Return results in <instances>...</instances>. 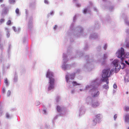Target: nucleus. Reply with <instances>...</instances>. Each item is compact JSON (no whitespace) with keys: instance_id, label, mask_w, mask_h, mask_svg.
I'll list each match as a JSON object with an SVG mask.
<instances>
[{"instance_id":"f257e3e1","label":"nucleus","mask_w":129,"mask_h":129,"mask_svg":"<svg viewBox=\"0 0 129 129\" xmlns=\"http://www.w3.org/2000/svg\"><path fill=\"white\" fill-rule=\"evenodd\" d=\"M53 75L52 72L48 71L46 75L47 77H48L49 79V85L48 87V90H50L54 88V80L52 77Z\"/></svg>"},{"instance_id":"f03ea898","label":"nucleus","mask_w":129,"mask_h":129,"mask_svg":"<svg viewBox=\"0 0 129 129\" xmlns=\"http://www.w3.org/2000/svg\"><path fill=\"white\" fill-rule=\"evenodd\" d=\"M110 69L104 70L103 71L102 77L103 78L102 81L106 82L107 84L109 83L108 78L110 76V74H109Z\"/></svg>"},{"instance_id":"7ed1b4c3","label":"nucleus","mask_w":129,"mask_h":129,"mask_svg":"<svg viewBox=\"0 0 129 129\" xmlns=\"http://www.w3.org/2000/svg\"><path fill=\"white\" fill-rule=\"evenodd\" d=\"M124 49L121 47V48L119 49L116 53V55L118 58H120L121 60L122 61L124 59L123 57H122V56L124 55Z\"/></svg>"},{"instance_id":"20e7f679","label":"nucleus","mask_w":129,"mask_h":129,"mask_svg":"<svg viewBox=\"0 0 129 129\" xmlns=\"http://www.w3.org/2000/svg\"><path fill=\"white\" fill-rule=\"evenodd\" d=\"M113 64L115 67V71L117 70L119 71L121 67L120 64H119V61L118 60H115L112 62Z\"/></svg>"},{"instance_id":"39448f33","label":"nucleus","mask_w":129,"mask_h":129,"mask_svg":"<svg viewBox=\"0 0 129 129\" xmlns=\"http://www.w3.org/2000/svg\"><path fill=\"white\" fill-rule=\"evenodd\" d=\"M99 104V103L97 102H93L92 104V106L93 107H96L98 106Z\"/></svg>"},{"instance_id":"423d86ee","label":"nucleus","mask_w":129,"mask_h":129,"mask_svg":"<svg viewBox=\"0 0 129 129\" xmlns=\"http://www.w3.org/2000/svg\"><path fill=\"white\" fill-rule=\"evenodd\" d=\"M125 121L127 122H129V115L126 114L125 116Z\"/></svg>"},{"instance_id":"0eeeda50","label":"nucleus","mask_w":129,"mask_h":129,"mask_svg":"<svg viewBox=\"0 0 129 129\" xmlns=\"http://www.w3.org/2000/svg\"><path fill=\"white\" fill-rule=\"evenodd\" d=\"M97 122V120L96 119H94L92 123V125L93 126H94L96 124V123Z\"/></svg>"},{"instance_id":"6e6552de","label":"nucleus","mask_w":129,"mask_h":129,"mask_svg":"<svg viewBox=\"0 0 129 129\" xmlns=\"http://www.w3.org/2000/svg\"><path fill=\"white\" fill-rule=\"evenodd\" d=\"M72 84L73 86H75L78 85H80V84L77 83V82L76 81H74L72 82Z\"/></svg>"},{"instance_id":"1a4fd4ad","label":"nucleus","mask_w":129,"mask_h":129,"mask_svg":"<svg viewBox=\"0 0 129 129\" xmlns=\"http://www.w3.org/2000/svg\"><path fill=\"white\" fill-rule=\"evenodd\" d=\"M99 92L98 91L96 92V93L94 94L93 95L92 97H97L99 95Z\"/></svg>"},{"instance_id":"9d476101","label":"nucleus","mask_w":129,"mask_h":129,"mask_svg":"<svg viewBox=\"0 0 129 129\" xmlns=\"http://www.w3.org/2000/svg\"><path fill=\"white\" fill-rule=\"evenodd\" d=\"M4 83L7 86L8 85V83L7 78H6L4 80Z\"/></svg>"},{"instance_id":"9b49d317","label":"nucleus","mask_w":129,"mask_h":129,"mask_svg":"<svg viewBox=\"0 0 129 129\" xmlns=\"http://www.w3.org/2000/svg\"><path fill=\"white\" fill-rule=\"evenodd\" d=\"M57 110L58 112H61V109L60 107L59 106H57Z\"/></svg>"},{"instance_id":"f8f14e48","label":"nucleus","mask_w":129,"mask_h":129,"mask_svg":"<svg viewBox=\"0 0 129 129\" xmlns=\"http://www.w3.org/2000/svg\"><path fill=\"white\" fill-rule=\"evenodd\" d=\"M103 88L106 89H108L109 88L108 85L107 84H105L103 85Z\"/></svg>"},{"instance_id":"ddd939ff","label":"nucleus","mask_w":129,"mask_h":129,"mask_svg":"<svg viewBox=\"0 0 129 129\" xmlns=\"http://www.w3.org/2000/svg\"><path fill=\"white\" fill-rule=\"evenodd\" d=\"M124 110L126 111H129V107L128 106L125 107H124Z\"/></svg>"},{"instance_id":"4468645a","label":"nucleus","mask_w":129,"mask_h":129,"mask_svg":"<svg viewBox=\"0 0 129 129\" xmlns=\"http://www.w3.org/2000/svg\"><path fill=\"white\" fill-rule=\"evenodd\" d=\"M125 57L127 58H129V53L127 52L125 54Z\"/></svg>"},{"instance_id":"2eb2a0df","label":"nucleus","mask_w":129,"mask_h":129,"mask_svg":"<svg viewBox=\"0 0 129 129\" xmlns=\"http://www.w3.org/2000/svg\"><path fill=\"white\" fill-rule=\"evenodd\" d=\"M11 94V91L10 90H8V91L7 93V96H9Z\"/></svg>"},{"instance_id":"dca6fc26","label":"nucleus","mask_w":129,"mask_h":129,"mask_svg":"<svg viewBox=\"0 0 129 129\" xmlns=\"http://www.w3.org/2000/svg\"><path fill=\"white\" fill-rule=\"evenodd\" d=\"M15 12L17 14H19V9L18 8H17L15 10Z\"/></svg>"},{"instance_id":"f3484780","label":"nucleus","mask_w":129,"mask_h":129,"mask_svg":"<svg viewBox=\"0 0 129 129\" xmlns=\"http://www.w3.org/2000/svg\"><path fill=\"white\" fill-rule=\"evenodd\" d=\"M9 1L10 3H13L15 2V0H9Z\"/></svg>"},{"instance_id":"a211bd4d","label":"nucleus","mask_w":129,"mask_h":129,"mask_svg":"<svg viewBox=\"0 0 129 129\" xmlns=\"http://www.w3.org/2000/svg\"><path fill=\"white\" fill-rule=\"evenodd\" d=\"M11 21L10 20H8L7 23V25H9L11 24Z\"/></svg>"},{"instance_id":"6ab92c4d","label":"nucleus","mask_w":129,"mask_h":129,"mask_svg":"<svg viewBox=\"0 0 129 129\" xmlns=\"http://www.w3.org/2000/svg\"><path fill=\"white\" fill-rule=\"evenodd\" d=\"M113 87L114 88L116 89L117 88V86L116 84H114L113 85Z\"/></svg>"},{"instance_id":"aec40b11","label":"nucleus","mask_w":129,"mask_h":129,"mask_svg":"<svg viewBox=\"0 0 129 129\" xmlns=\"http://www.w3.org/2000/svg\"><path fill=\"white\" fill-rule=\"evenodd\" d=\"M6 116L7 118H9L10 116L9 114L8 113H7L6 114Z\"/></svg>"},{"instance_id":"412c9836","label":"nucleus","mask_w":129,"mask_h":129,"mask_svg":"<svg viewBox=\"0 0 129 129\" xmlns=\"http://www.w3.org/2000/svg\"><path fill=\"white\" fill-rule=\"evenodd\" d=\"M100 114H97V115H96V117L97 118V119H98V118H99L100 117Z\"/></svg>"},{"instance_id":"4be33fe9","label":"nucleus","mask_w":129,"mask_h":129,"mask_svg":"<svg viewBox=\"0 0 129 129\" xmlns=\"http://www.w3.org/2000/svg\"><path fill=\"white\" fill-rule=\"evenodd\" d=\"M17 80V77H15L14 78V80L15 82Z\"/></svg>"},{"instance_id":"5701e85b","label":"nucleus","mask_w":129,"mask_h":129,"mask_svg":"<svg viewBox=\"0 0 129 129\" xmlns=\"http://www.w3.org/2000/svg\"><path fill=\"white\" fill-rule=\"evenodd\" d=\"M4 19H1L0 22L1 23H2L4 22Z\"/></svg>"},{"instance_id":"b1692460","label":"nucleus","mask_w":129,"mask_h":129,"mask_svg":"<svg viewBox=\"0 0 129 129\" xmlns=\"http://www.w3.org/2000/svg\"><path fill=\"white\" fill-rule=\"evenodd\" d=\"M117 117V115L116 114L114 116V120H116Z\"/></svg>"},{"instance_id":"393cba45","label":"nucleus","mask_w":129,"mask_h":129,"mask_svg":"<svg viewBox=\"0 0 129 129\" xmlns=\"http://www.w3.org/2000/svg\"><path fill=\"white\" fill-rule=\"evenodd\" d=\"M5 89L4 88H3L2 89V93H4L5 92Z\"/></svg>"},{"instance_id":"a878e982","label":"nucleus","mask_w":129,"mask_h":129,"mask_svg":"<svg viewBox=\"0 0 129 129\" xmlns=\"http://www.w3.org/2000/svg\"><path fill=\"white\" fill-rule=\"evenodd\" d=\"M44 2L46 4H48V2L47 0H45L44 1Z\"/></svg>"},{"instance_id":"bb28decb","label":"nucleus","mask_w":129,"mask_h":129,"mask_svg":"<svg viewBox=\"0 0 129 129\" xmlns=\"http://www.w3.org/2000/svg\"><path fill=\"white\" fill-rule=\"evenodd\" d=\"M87 11V10L86 9H85L83 11V13H86V12Z\"/></svg>"},{"instance_id":"cd10ccee","label":"nucleus","mask_w":129,"mask_h":129,"mask_svg":"<svg viewBox=\"0 0 129 129\" xmlns=\"http://www.w3.org/2000/svg\"><path fill=\"white\" fill-rule=\"evenodd\" d=\"M125 62L129 66V63L127 61H125Z\"/></svg>"},{"instance_id":"c85d7f7f","label":"nucleus","mask_w":129,"mask_h":129,"mask_svg":"<svg viewBox=\"0 0 129 129\" xmlns=\"http://www.w3.org/2000/svg\"><path fill=\"white\" fill-rule=\"evenodd\" d=\"M0 48L1 49H2L3 48V46L1 44L0 45Z\"/></svg>"},{"instance_id":"c756f323","label":"nucleus","mask_w":129,"mask_h":129,"mask_svg":"<svg viewBox=\"0 0 129 129\" xmlns=\"http://www.w3.org/2000/svg\"><path fill=\"white\" fill-rule=\"evenodd\" d=\"M107 47V45H105L104 47V48L105 50H106V48Z\"/></svg>"},{"instance_id":"7c9ffc66","label":"nucleus","mask_w":129,"mask_h":129,"mask_svg":"<svg viewBox=\"0 0 129 129\" xmlns=\"http://www.w3.org/2000/svg\"><path fill=\"white\" fill-rule=\"evenodd\" d=\"M7 37H9L10 36V34L8 33H7Z\"/></svg>"},{"instance_id":"2f4dec72","label":"nucleus","mask_w":129,"mask_h":129,"mask_svg":"<svg viewBox=\"0 0 129 129\" xmlns=\"http://www.w3.org/2000/svg\"><path fill=\"white\" fill-rule=\"evenodd\" d=\"M2 7L3 8L4 7H5V5L4 4H2L1 5Z\"/></svg>"},{"instance_id":"473e14b6","label":"nucleus","mask_w":129,"mask_h":129,"mask_svg":"<svg viewBox=\"0 0 129 129\" xmlns=\"http://www.w3.org/2000/svg\"><path fill=\"white\" fill-rule=\"evenodd\" d=\"M57 27L56 25H55L54 27L53 28L54 29H55Z\"/></svg>"},{"instance_id":"72a5a7b5","label":"nucleus","mask_w":129,"mask_h":129,"mask_svg":"<svg viewBox=\"0 0 129 129\" xmlns=\"http://www.w3.org/2000/svg\"><path fill=\"white\" fill-rule=\"evenodd\" d=\"M53 11L51 12L50 13V14L52 15L53 14Z\"/></svg>"},{"instance_id":"f704fd0d","label":"nucleus","mask_w":129,"mask_h":129,"mask_svg":"<svg viewBox=\"0 0 129 129\" xmlns=\"http://www.w3.org/2000/svg\"><path fill=\"white\" fill-rule=\"evenodd\" d=\"M69 80V78H66V81L67 82H68V81Z\"/></svg>"},{"instance_id":"c9c22d12","label":"nucleus","mask_w":129,"mask_h":129,"mask_svg":"<svg viewBox=\"0 0 129 129\" xmlns=\"http://www.w3.org/2000/svg\"><path fill=\"white\" fill-rule=\"evenodd\" d=\"M106 56V55H104V57H105L104 58V59H105L106 58V56Z\"/></svg>"},{"instance_id":"e433bc0d","label":"nucleus","mask_w":129,"mask_h":129,"mask_svg":"<svg viewBox=\"0 0 129 129\" xmlns=\"http://www.w3.org/2000/svg\"><path fill=\"white\" fill-rule=\"evenodd\" d=\"M2 112H0V116L2 114Z\"/></svg>"},{"instance_id":"4c0bfd02","label":"nucleus","mask_w":129,"mask_h":129,"mask_svg":"<svg viewBox=\"0 0 129 129\" xmlns=\"http://www.w3.org/2000/svg\"><path fill=\"white\" fill-rule=\"evenodd\" d=\"M3 2V0H0V2Z\"/></svg>"},{"instance_id":"58836bf2","label":"nucleus","mask_w":129,"mask_h":129,"mask_svg":"<svg viewBox=\"0 0 129 129\" xmlns=\"http://www.w3.org/2000/svg\"><path fill=\"white\" fill-rule=\"evenodd\" d=\"M126 94H128V92H126Z\"/></svg>"},{"instance_id":"ea45409f","label":"nucleus","mask_w":129,"mask_h":129,"mask_svg":"<svg viewBox=\"0 0 129 129\" xmlns=\"http://www.w3.org/2000/svg\"><path fill=\"white\" fill-rule=\"evenodd\" d=\"M30 26V25H29H29H28V27H30V26Z\"/></svg>"},{"instance_id":"a19ab883","label":"nucleus","mask_w":129,"mask_h":129,"mask_svg":"<svg viewBox=\"0 0 129 129\" xmlns=\"http://www.w3.org/2000/svg\"><path fill=\"white\" fill-rule=\"evenodd\" d=\"M128 129H129V127L128 128Z\"/></svg>"},{"instance_id":"79ce46f5","label":"nucleus","mask_w":129,"mask_h":129,"mask_svg":"<svg viewBox=\"0 0 129 129\" xmlns=\"http://www.w3.org/2000/svg\"><path fill=\"white\" fill-rule=\"evenodd\" d=\"M128 60V62H129V59Z\"/></svg>"},{"instance_id":"37998d69","label":"nucleus","mask_w":129,"mask_h":129,"mask_svg":"<svg viewBox=\"0 0 129 129\" xmlns=\"http://www.w3.org/2000/svg\"><path fill=\"white\" fill-rule=\"evenodd\" d=\"M111 72V71H110V73Z\"/></svg>"}]
</instances>
